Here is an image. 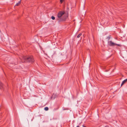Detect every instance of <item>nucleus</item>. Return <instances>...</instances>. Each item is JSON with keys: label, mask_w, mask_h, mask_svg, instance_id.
Masks as SVG:
<instances>
[{"label": "nucleus", "mask_w": 127, "mask_h": 127, "mask_svg": "<svg viewBox=\"0 0 127 127\" xmlns=\"http://www.w3.org/2000/svg\"><path fill=\"white\" fill-rule=\"evenodd\" d=\"M21 1H19L18 3H17L15 5V6H18L21 3Z\"/></svg>", "instance_id": "nucleus-6"}, {"label": "nucleus", "mask_w": 127, "mask_h": 127, "mask_svg": "<svg viewBox=\"0 0 127 127\" xmlns=\"http://www.w3.org/2000/svg\"><path fill=\"white\" fill-rule=\"evenodd\" d=\"M108 45L110 46H115V45H117L119 46H121V45L120 44H117L114 43L112 41H110L108 42Z\"/></svg>", "instance_id": "nucleus-3"}, {"label": "nucleus", "mask_w": 127, "mask_h": 127, "mask_svg": "<svg viewBox=\"0 0 127 127\" xmlns=\"http://www.w3.org/2000/svg\"><path fill=\"white\" fill-rule=\"evenodd\" d=\"M65 13L64 11H61L59 12L58 15V18L57 19V20L59 22L62 21L63 20L61 18V17Z\"/></svg>", "instance_id": "nucleus-2"}, {"label": "nucleus", "mask_w": 127, "mask_h": 127, "mask_svg": "<svg viewBox=\"0 0 127 127\" xmlns=\"http://www.w3.org/2000/svg\"><path fill=\"white\" fill-rule=\"evenodd\" d=\"M44 110H46V111H47L49 109H48V107H45L44 108Z\"/></svg>", "instance_id": "nucleus-8"}, {"label": "nucleus", "mask_w": 127, "mask_h": 127, "mask_svg": "<svg viewBox=\"0 0 127 127\" xmlns=\"http://www.w3.org/2000/svg\"><path fill=\"white\" fill-rule=\"evenodd\" d=\"M82 35V33H80L77 36V37L78 38H79V37H80L81 35Z\"/></svg>", "instance_id": "nucleus-7"}, {"label": "nucleus", "mask_w": 127, "mask_h": 127, "mask_svg": "<svg viewBox=\"0 0 127 127\" xmlns=\"http://www.w3.org/2000/svg\"><path fill=\"white\" fill-rule=\"evenodd\" d=\"M64 0H60V2L61 3H62Z\"/></svg>", "instance_id": "nucleus-10"}, {"label": "nucleus", "mask_w": 127, "mask_h": 127, "mask_svg": "<svg viewBox=\"0 0 127 127\" xmlns=\"http://www.w3.org/2000/svg\"><path fill=\"white\" fill-rule=\"evenodd\" d=\"M127 81V79L124 80L122 82L121 86H122Z\"/></svg>", "instance_id": "nucleus-4"}, {"label": "nucleus", "mask_w": 127, "mask_h": 127, "mask_svg": "<svg viewBox=\"0 0 127 127\" xmlns=\"http://www.w3.org/2000/svg\"><path fill=\"white\" fill-rule=\"evenodd\" d=\"M3 84H2L1 83H0V89H2L3 88Z\"/></svg>", "instance_id": "nucleus-5"}, {"label": "nucleus", "mask_w": 127, "mask_h": 127, "mask_svg": "<svg viewBox=\"0 0 127 127\" xmlns=\"http://www.w3.org/2000/svg\"><path fill=\"white\" fill-rule=\"evenodd\" d=\"M23 59L25 60L26 62L30 63H33L34 61L33 57L32 56H28V57H24Z\"/></svg>", "instance_id": "nucleus-1"}, {"label": "nucleus", "mask_w": 127, "mask_h": 127, "mask_svg": "<svg viewBox=\"0 0 127 127\" xmlns=\"http://www.w3.org/2000/svg\"><path fill=\"white\" fill-rule=\"evenodd\" d=\"M83 127H86L85 126H84V125H83Z\"/></svg>", "instance_id": "nucleus-11"}, {"label": "nucleus", "mask_w": 127, "mask_h": 127, "mask_svg": "<svg viewBox=\"0 0 127 127\" xmlns=\"http://www.w3.org/2000/svg\"><path fill=\"white\" fill-rule=\"evenodd\" d=\"M51 19L53 20H54L55 19V17L53 16H52L51 17Z\"/></svg>", "instance_id": "nucleus-9"}, {"label": "nucleus", "mask_w": 127, "mask_h": 127, "mask_svg": "<svg viewBox=\"0 0 127 127\" xmlns=\"http://www.w3.org/2000/svg\"><path fill=\"white\" fill-rule=\"evenodd\" d=\"M76 127H79V126H77Z\"/></svg>", "instance_id": "nucleus-12"}]
</instances>
